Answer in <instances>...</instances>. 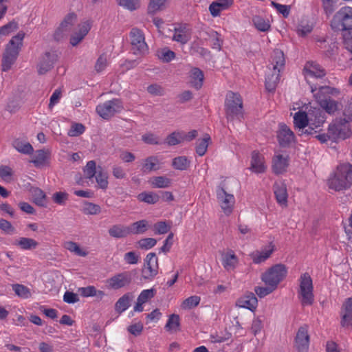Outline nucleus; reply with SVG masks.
Masks as SVG:
<instances>
[{"label": "nucleus", "mask_w": 352, "mask_h": 352, "mask_svg": "<svg viewBox=\"0 0 352 352\" xmlns=\"http://www.w3.org/2000/svg\"><path fill=\"white\" fill-rule=\"evenodd\" d=\"M327 185L336 192L346 190L352 186V164L340 162L329 173Z\"/></svg>", "instance_id": "obj_1"}, {"label": "nucleus", "mask_w": 352, "mask_h": 352, "mask_svg": "<svg viewBox=\"0 0 352 352\" xmlns=\"http://www.w3.org/2000/svg\"><path fill=\"white\" fill-rule=\"evenodd\" d=\"M311 91L316 102L329 114H333L338 109V103L331 98V95H337L339 91L329 86L310 85Z\"/></svg>", "instance_id": "obj_2"}, {"label": "nucleus", "mask_w": 352, "mask_h": 352, "mask_svg": "<svg viewBox=\"0 0 352 352\" xmlns=\"http://www.w3.org/2000/svg\"><path fill=\"white\" fill-rule=\"evenodd\" d=\"M24 37L25 33L22 31L19 32L7 44L2 58L1 66L3 72L10 70L15 63L23 45Z\"/></svg>", "instance_id": "obj_3"}, {"label": "nucleus", "mask_w": 352, "mask_h": 352, "mask_svg": "<svg viewBox=\"0 0 352 352\" xmlns=\"http://www.w3.org/2000/svg\"><path fill=\"white\" fill-rule=\"evenodd\" d=\"M298 298L302 306H311L314 302L313 280L309 273H302L299 278Z\"/></svg>", "instance_id": "obj_4"}, {"label": "nucleus", "mask_w": 352, "mask_h": 352, "mask_svg": "<svg viewBox=\"0 0 352 352\" xmlns=\"http://www.w3.org/2000/svg\"><path fill=\"white\" fill-rule=\"evenodd\" d=\"M287 274V267L285 265L279 263L269 267L261 276V279L265 285H271L277 289L278 285L285 279Z\"/></svg>", "instance_id": "obj_5"}, {"label": "nucleus", "mask_w": 352, "mask_h": 352, "mask_svg": "<svg viewBox=\"0 0 352 352\" xmlns=\"http://www.w3.org/2000/svg\"><path fill=\"white\" fill-rule=\"evenodd\" d=\"M225 108L228 118H243V100L241 96L232 91H228L225 100Z\"/></svg>", "instance_id": "obj_6"}, {"label": "nucleus", "mask_w": 352, "mask_h": 352, "mask_svg": "<svg viewBox=\"0 0 352 352\" xmlns=\"http://www.w3.org/2000/svg\"><path fill=\"white\" fill-rule=\"evenodd\" d=\"M331 27L336 31H344L352 29V8H341L333 16Z\"/></svg>", "instance_id": "obj_7"}, {"label": "nucleus", "mask_w": 352, "mask_h": 352, "mask_svg": "<svg viewBox=\"0 0 352 352\" xmlns=\"http://www.w3.org/2000/svg\"><path fill=\"white\" fill-rule=\"evenodd\" d=\"M349 120L344 118L336 119L329 125V132L333 138V141L345 140L351 137L352 132L349 125Z\"/></svg>", "instance_id": "obj_8"}, {"label": "nucleus", "mask_w": 352, "mask_h": 352, "mask_svg": "<svg viewBox=\"0 0 352 352\" xmlns=\"http://www.w3.org/2000/svg\"><path fill=\"white\" fill-rule=\"evenodd\" d=\"M122 109V102L118 98H113L112 100L105 101L104 102L97 105L96 108L97 113L101 118L106 120L111 118L116 113L121 112Z\"/></svg>", "instance_id": "obj_9"}, {"label": "nucleus", "mask_w": 352, "mask_h": 352, "mask_svg": "<svg viewBox=\"0 0 352 352\" xmlns=\"http://www.w3.org/2000/svg\"><path fill=\"white\" fill-rule=\"evenodd\" d=\"M158 258L155 253H148L144 258L142 269V278L146 280H153L158 274Z\"/></svg>", "instance_id": "obj_10"}, {"label": "nucleus", "mask_w": 352, "mask_h": 352, "mask_svg": "<svg viewBox=\"0 0 352 352\" xmlns=\"http://www.w3.org/2000/svg\"><path fill=\"white\" fill-rule=\"evenodd\" d=\"M59 56L56 50H50L41 55L37 64L38 74L43 75L50 71L58 61Z\"/></svg>", "instance_id": "obj_11"}, {"label": "nucleus", "mask_w": 352, "mask_h": 352, "mask_svg": "<svg viewBox=\"0 0 352 352\" xmlns=\"http://www.w3.org/2000/svg\"><path fill=\"white\" fill-rule=\"evenodd\" d=\"M76 20L77 15L75 13L72 12L67 14L64 17L59 26L56 29L54 33V39L57 41H60L66 38L76 23Z\"/></svg>", "instance_id": "obj_12"}, {"label": "nucleus", "mask_w": 352, "mask_h": 352, "mask_svg": "<svg viewBox=\"0 0 352 352\" xmlns=\"http://www.w3.org/2000/svg\"><path fill=\"white\" fill-rule=\"evenodd\" d=\"M130 39L132 49L135 54H145L148 52V47L145 42V37L143 32L133 28L130 32Z\"/></svg>", "instance_id": "obj_13"}, {"label": "nucleus", "mask_w": 352, "mask_h": 352, "mask_svg": "<svg viewBox=\"0 0 352 352\" xmlns=\"http://www.w3.org/2000/svg\"><path fill=\"white\" fill-rule=\"evenodd\" d=\"M132 280L129 272L116 274L106 280V286L109 289L118 290L129 286Z\"/></svg>", "instance_id": "obj_14"}, {"label": "nucleus", "mask_w": 352, "mask_h": 352, "mask_svg": "<svg viewBox=\"0 0 352 352\" xmlns=\"http://www.w3.org/2000/svg\"><path fill=\"white\" fill-rule=\"evenodd\" d=\"M217 198L223 213L229 216L232 212L235 204L234 195L228 193L223 188L219 187L217 189Z\"/></svg>", "instance_id": "obj_15"}, {"label": "nucleus", "mask_w": 352, "mask_h": 352, "mask_svg": "<svg viewBox=\"0 0 352 352\" xmlns=\"http://www.w3.org/2000/svg\"><path fill=\"white\" fill-rule=\"evenodd\" d=\"M326 117L323 111L320 109H315L312 113H309V127L305 133L307 135L316 133L317 129H320L323 126Z\"/></svg>", "instance_id": "obj_16"}, {"label": "nucleus", "mask_w": 352, "mask_h": 352, "mask_svg": "<svg viewBox=\"0 0 352 352\" xmlns=\"http://www.w3.org/2000/svg\"><path fill=\"white\" fill-rule=\"evenodd\" d=\"M275 250L276 246L274 243L270 242L267 245L262 247L260 250L252 252L250 254V256L253 263L261 264L270 258Z\"/></svg>", "instance_id": "obj_17"}, {"label": "nucleus", "mask_w": 352, "mask_h": 352, "mask_svg": "<svg viewBox=\"0 0 352 352\" xmlns=\"http://www.w3.org/2000/svg\"><path fill=\"white\" fill-rule=\"evenodd\" d=\"M303 74L309 85H312L311 78H322L326 75L325 70L317 63L308 61L303 68Z\"/></svg>", "instance_id": "obj_18"}, {"label": "nucleus", "mask_w": 352, "mask_h": 352, "mask_svg": "<svg viewBox=\"0 0 352 352\" xmlns=\"http://www.w3.org/2000/svg\"><path fill=\"white\" fill-rule=\"evenodd\" d=\"M92 26L91 20H85L82 21L78 25L76 31H75L70 37V44L72 46L78 45L89 33Z\"/></svg>", "instance_id": "obj_19"}, {"label": "nucleus", "mask_w": 352, "mask_h": 352, "mask_svg": "<svg viewBox=\"0 0 352 352\" xmlns=\"http://www.w3.org/2000/svg\"><path fill=\"white\" fill-rule=\"evenodd\" d=\"M221 265L227 272H233L239 264V258L234 251L229 249L221 254Z\"/></svg>", "instance_id": "obj_20"}, {"label": "nucleus", "mask_w": 352, "mask_h": 352, "mask_svg": "<svg viewBox=\"0 0 352 352\" xmlns=\"http://www.w3.org/2000/svg\"><path fill=\"white\" fill-rule=\"evenodd\" d=\"M276 200L282 208L288 206V192L286 184L282 181L276 182L273 186Z\"/></svg>", "instance_id": "obj_21"}, {"label": "nucleus", "mask_w": 352, "mask_h": 352, "mask_svg": "<svg viewBox=\"0 0 352 352\" xmlns=\"http://www.w3.org/2000/svg\"><path fill=\"white\" fill-rule=\"evenodd\" d=\"M272 172L278 175L287 171L289 164V157L287 155L280 153L275 154L272 162Z\"/></svg>", "instance_id": "obj_22"}, {"label": "nucleus", "mask_w": 352, "mask_h": 352, "mask_svg": "<svg viewBox=\"0 0 352 352\" xmlns=\"http://www.w3.org/2000/svg\"><path fill=\"white\" fill-rule=\"evenodd\" d=\"M250 169L257 174L263 173L267 169L265 157L257 151H254L251 153Z\"/></svg>", "instance_id": "obj_23"}, {"label": "nucleus", "mask_w": 352, "mask_h": 352, "mask_svg": "<svg viewBox=\"0 0 352 352\" xmlns=\"http://www.w3.org/2000/svg\"><path fill=\"white\" fill-rule=\"evenodd\" d=\"M278 141L280 146H287L294 142L295 135L293 131L285 124H280L277 133Z\"/></svg>", "instance_id": "obj_24"}, {"label": "nucleus", "mask_w": 352, "mask_h": 352, "mask_svg": "<svg viewBox=\"0 0 352 352\" xmlns=\"http://www.w3.org/2000/svg\"><path fill=\"white\" fill-rule=\"evenodd\" d=\"M309 345V336L305 327L298 329L296 336L295 346L299 352H307Z\"/></svg>", "instance_id": "obj_25"}, {"label": "nucleus", "mask_w": 352, "mask_h": 352, "mask_svg": "<svg viewBox=\"0 0 352 352\" xmlns=\"http://www.w3.org/2000/svg\"><path fill=\"white\" fill-rule=\"evenodd\" d=\"M294 125L298 129V135H307L305 131L309 127V116L305 111H299L294 116Z\"/></svg>", "instance_id": "obj_26"}, {"label": "nucleus", "mask_w": 352, "mask_h": 352, "mask_svg": "<svg viewBox=\"0 0 352 352\" xmlns=\"http://www.w3.org/2000/svg\"><path fill=\"white\" fill-rule=\"evenodd\" d=\"M237 305L254 311L258 306V300L254 294L250 292L239 298Z\"/></svg>", "instance_id": "obj_27"}, {"label": "nucleus", "mask_w": 352, "mask_h": 352, "mask_svg": "<svg viewBox=\"0 0 352 352\" xmlns=\"http://www.w3.org/2000/svg\"><path fill=\"white\" fill-rule=\"evenodd\" d=\"M280 72L279 70L268 67L265 77V88L268 91L271 92L275 90L280 80Z\"/></svg>", "instance_id": "obj_28"}, {"label": "nucleus", "mask_w": 352, "mask_h": 352, "mask_svg": "<svg viewBox=\"0 0 352 352\" xmlns=\"http://www.w3.org/2000/svg\"><path fill=\"white\" fill-rule=\"evenodd\" d=\"M233 3L232 0H217L212 2L209 6V11L213 17H217L220 15V13L227 10Z\"/></svg>", "instance_id": "obj_29"}, {"label": "nucleus", "mask_w": 352, "mask_h": 352, "mask_svg": "<svg viewBox=\"0 0 352 352\" xmlns=\"http://www.w3.org/2000/svg\"><path fill=\"white\" fill-rule=\"evenodd\" d=\"M51 153L49 150H38L35 152L32 162L36 167H41L48 164Z\"/></svg>", "instance_id": "obj_30"}, {"label": "nucleus", "mask_w": 352, "mask_h": 352, "mask_svg": "<svg viewBox=\"0 0 352 352\" xmlns=\"http://www.w3.org/2000/svg\"><path fill=\"white\" fill-rule=\"evenodd\" d=\"M190 38L189 29L186 25H182L178 28H175L174 34L173 36V41L186 44Z\"/></svg>", "instance_id": "obj_31"}, {"label": "nucleus", "mask_w": 352, "mask_h": 352, "mask_svg": "<svg viewBox=\"0 0 352 352\" xmlns=\"http://www.w3.org/2000/svg\"><path fill=\"white\" fill-rule=\"evenodd\" d=\"M204 75L203 72L197 68L194 67L190 72V84L196 89L201 88L204 82Z\"/></svg>", "instance_id": "obj_32"}, {"label": "nucleus", "mask_w": 352, "mask_h": 352, "mask_svg": "<svg viewBox=\"0 0 352 352\" xmlns=\"http://www.w3.org/2000/svg\"><path fill=\"white\" fill-rule=\"evenodd\" d=\"M149 228L148 221L146 219H142L135 221L128 226L129 235L142 234L145 233Z\"/></svg>", "instance_id": "obj_33"}, {"label": "nucleus", "mask_w": 352, "mask_h": 352, "mask_svg": "<svg viewBox=\"0 0 352 352\" xmlns=\"http://www.w3.org/2000/svg\"><path fill=\"white\" fill-rule=\"evenodd\" d=\"M161 167L159 159L155 156H150L143 161L142 170L144 173H149L160 170Z\"/></svg>", "instance_id": "obj_34"}, {"label": "nucleus", "mask_w": 352, "mask_h": 352, "mask_svg": "<svg viewBox=\"0 0 352 352\" xmlns=\"http://www.w3.org/2000/svg\"><path fill=\"white\" fill-rule=\"evenodd\" d=\"M344 309L342 325L343 327H352V298L346 300Z\"/></svg>", "instance_id": "obj_35"}, {"label": "nucleus", "mask_w": 352, "mask_h": 352, "mask_svg": "<svg viewBox=\"0 0 352 352\" xmlns=\"http://www.w3.org/2000/svg\"><path fill=\"white\" fill-rule=\"evenodd\" d=\"M109 235L113 238H124L129 235L128 226L116 224L108 230Z\"/></svg>", "instance_id": "obj_36"}, {"label": "nucleus", "mask_w": 352, "mask_h": 352, "mask_svg": "<svg viewBox=\"0 0 352 352\" xmlns=\"http://www.w3.org/2000/svg\"><path fill=\"white\" fill-rule=\"evenodd\" d=\"M14 245L22 250H32L37 248L38 243L31 238L21 237L15 241Z\"/></svg>", "instance_id": "obj_37"}, {"label": "nucleus", "mask_w": 352, "mask_h": 352, "mask_svg": "<svg viewBox=\"0 0 352 352\" xmlns=\"http://www.w3.org/2000/svg\"><path fill=\"white\" fill-rule=\"evenodd\" d=\"M78 292L85 298L98 296L102 298L104 296V292L101 290H97L94 286L90 285L84 287H79Z\"/></svg>", "instance_id": "obj_38"}, {"label": "nucleus", "mask_w": 352, "mask_h": 352, "mask_svg": "<svg viewBox=\"0 0 352 352\" xmlns=\"http://www.w3.org/2000/svg\"><path fill=\"white\" fill-rule=\"evenodd\" d=\"M12 145L17 151L23 154H31L34 151L32 146L29 142L21 139L14 140Z\"/></svg>", "instance_id": "obj_39"}, {"label": "nucleus", "mask_w": 352, "mask_h": 352, "mask_svg": "<svg viewBox=\"0 0 352 352\" xmlns=\"http://www.w3.org/2000/svg\"><path fill=\"white\" fill-rule=\"evenodd\" d=\"M94 177L99 188L106 190L108 188V174L101 166H98V173Z\"/></svg>", "instance_id": "obj_40"}, {"label": "nucleus", "mask_w": 352, "mask_h": 352, "mask_svg": "<svg viewBox=\"0 0 352 352\" xmlns=\"http://www.w3.org/2000/svg\"><path fill=\"white\" fill-rule=\"evenodd\" d=\"M190 165V160L186 156H179L173 159L172 166L178 170H186Z\"/></svg>", "instance_id": "obj_41"}, {"label": "nucleus", "mask_w": 352, "mask_h": 352, "mask_svg": "<svg viewBox=\"0 0 352 352\" xmlns=\"http://www.w3.org/2000/svg\"><path fill=\"white\" fill-rule=\"evenodd\" d=\"M131 295L129 293L124 294L120 297L115 305V309L117 312L121 314L126 311L130 306Z\"/></svg>", "instance_id": "obj_42"}, {"label": "nucleus", "mask_w": 352, "mask_h": 352, "mask_svg": "<svg viewBox=\"0 0 352 352\" xmlns=\"http://www.w3.org/2000/svg\"><path fill=\"white\" fill-rule=\"evenodd\" d=\"M180 327V318L177 314H170L165 325V329L168 332H177Z\"/></svg>", "instance_id": "obj_43"}, {"label": "nucleus", "mask_w": 352, "mask_h": 352, "mask_svg": "<svg viewBox=\"0 0 352 352\" xmlns=\"http://www.w3.org/2000/svg\"><path fill=\"white\" fill-rule=\"evenodd\" d=\"M210 142L211 138L208 134H205L203 138L197 140L196 153L199 156H204L206 154Z\"/></svg>", "instance_id": "obj_44"}, {"label": "nucleus", "mask_w": 352, "mask_h": 352, "mask_svg": "<svg viewBox=\"0 0 352 352\" xmlns=\"http://www.w3.org/2000/svg\"><path fill=\"white\" fill-rule=\"evenodd\" d=\"M272 68L274 70H279L285 65L284 54L281 50H276L274 51L272 57Z\"/></svg>", "instance_id": "obj_45"}, {"label": "nucleus", "mask_w": 352, "mask_h": 352, "mask_svg": "<svg viewBox=\"0 0 352 352\" xmlns=\"http://www.w3.org/2000/svg\"><path fill=\"white\" fill-rule=\"evenodd\" d=\"M254 27L261 32H267L270 30L271 25L268 19L260 16H255L252 19Z\"/></svg>", "instance_id": "obj_46"}, {"label": "nucleus", "mask_w": 352, "mask_h": 352, "mask_svg": "<svg viewBox=\"0 0 352 352\" xmlns=\"http://www.w3.org/2000/svg\"><path fill=\"white\" fill-rule=\"evenodd\" d=\"M168 0H150L148 6V13L155 14L164 10L167 4Z\"/></svg>", "instance_id": "obj_47"}, {"label": "nucleus", "mask_w": 352, "mask_h": 352, "mask_svg": "<svg viewBox=\"0 0 352 352\" xmlns=\"http://www.w3.org/2000/svg\"><path fill=\"white\" fill-rule=\"evenodd\" d=\"M63 247L69 250V252L75 254L76 255L80 256H86L87 255V252L83 250H82L77 243L74 241H66L63 244Z\"/></svg>", "instance_id": "obj_48"}, {"label": "nucleus", "mask_w": 352, "mask_h": 352, "mask_svg": "<svg viewBox=\"0 0 352 352\" xmlns=\"http://www.w3.org/2000/svg\"><path fill=\"white\" fill-rule=\"evenodd\" d=\"M171 180L164 176L154 177L151 180L153 187L158 188H167L170 185Z\"/></svg>", "instance_id": "obj_49"}, {"label": "nucleus", "mask_w": 352, "mask_h": 352, "mask_svg": "<svg viewBox=\"0 0 352 352\" xmlns=\"http://www.w3.org/2000/svg\"><path fill=\"white\" fill-rule=\"evenodd\" d=\"M140 201L145 202L148 204H156L159 201V196L154 192H143L138 195Z\"/></svg>", "instance_id": "obj_50"}, {"label": "nucleus", "mask_w": 352, "mask_h": 352, "mask_svg": "<svg viewBox=\"0 0 352 352\" xmlns=\"http://www.w3.org/2000/svg\"><path fill=\"white\" fill-rule=\"evenodd\" d=\"M201 301V298L198 296H191L185 300L181 304V307L183 309H191L199 305Z\"/></svg>", "instance_id": "obj_51"}, {"label": "nucleus", "mask_w": 352, "mask_h": 352, "mask_svg": "<svg viewBox=\"0 0 352 352\" xmlns=\"http://www.w3.org/2000/svg\"><path fill=\"white\" fill-rule=\"evenodd\" d=\"M171 222L165 221H158L153 225V230L155 234H164L169 232L171 228Z\"/></svg>", "instance_id": "obj_52"}, {"label": "nucleus", "mask_w": 352, "mask_h": 352, "mask_svg": "<svg viewBox=\"0 0 352 352\" xmlns=\"http://www.w3.org/2000/svg\"><path fill=\"white\" fill-rule=\"evenodd\" d=\"M157 57L164 63H168L175 58V54L167 47L162 48L157 52Z\"/></svg>", "instance_id": "obj_53"}, {"label": "nucleus", "mask_w": 352, "mask_h": 352, "mask_svg": "<svg viewBox=\"0 0 352 352\" xmlns=\"http://www.w3.org/2000/svg\"><path fill=\"white\" fill-rule=\"evenodd\" d=\"M15 294L19 297L26 299L31 296L30 291L28 287L21 284H14L12 286Z\"/></svg>", "instance_id": "obj_54"}, {"label": "nucleus", "mask_w": 352, "mask_h": 352, "mask_svg": "<svg viewBox=\"0 0 352 352\" xmlns=\"http://www.w3.org/2000/svg\"><path fill=\"white\" fill-rule=\"evenodd\" d=\"M313 30V24L307 20H302L298 25L297 32L301 36H305Z\"/></svg>", "instance_id": "obj_55"}, {"label": "nucleus", "mask_w": 352, "mask_h": 352, "mask_svg": "<svg viewBox=\"0 0 352 352\" xmlns=\"http://www.w3.org/2000/svg\"><path fill=\"white\" fill-rule=\"evenodd\" d=\"M19 28L18 23L14 21H10L8 23L0 27V38L2 36H8L16 30Z\"/></svg>", "instance_id": "obj_56"}, {"label": "nucleus", "mask_w": 352, "mask_h": 352, "mask_svg": "<svg viewBox=\"0 0 352 352\" xmlns=\"http://www.w3.org/2000/svg\"><path fill=\"white\" fill-rule=\"evenodd\" d=\"M325 14L329 17L335 11L338 0H321Z\"/></svg>", "instance_id": "obj_57"}, {"label": "nucleus", "mask_w": 352, "mask_h": 352, "mask_svg": "<svg viewBox=\"0 0 352 352\" xmlns=\"http://www.w3.org/2000/svg\"><path fill=\"white\" fill-rule=\"evenodd\" d=\"M83 172L87 178H93L98 173V167H96V164L95 161H89L87 163L85 167L84 168Z\"/></svg>", "instance_id": "obj_58"}, {"label": "nucleus", "mask_w": 352, "mask_h": 352, "mask_svg": "<svg viewBox=\"0 0 352 352\" xmlns=\"http://www.w3.org/2000/svg\"><path fill=\"white\" fill-rule=\"evenodd\" d=\"M32 196L34 203L39 206H44L46 204L45 194L40 188H35L32 190Z\"/></svg>", "instance_id": "obj_59"}, {"label": "nucleus", "mask_w": 352, "mask_h": 352, "mask_svg": "<svg viewBox=\"0 0 352 352\" xmlns=\"http://www.w3.org/2000/svg\"><path fill=\"white\" fill-rule=\"evenodd\" d=\"M265 286H258L254 288L256 294L260 298H264L265 296L270 294L276 289L271 285H265Z\"/></svg>", "instance_id": "obj_60"}, {"label": "nucleus", "mask_w": 352, "mask_h": 352, "mask_svg": "<svg viewBox=\"0 0 352 352\" xmlns=\"http://www.w3.org/2000/svg\"><path fill=\"white\" fill-rule=\"evenodd\" d=\"M14 171L8 166H0V177L6 182H10L12 180Z\"/></svg>", "instance_id": "obj_61"}, {"label": "nucleus", "mask_w": 352, "mask_h": 352, "mask_svg": "<svg viewBox=\"0 0 352 352\" xmlns=\"http://www.w3.org/2000/svg\"><path fill=\"white\" fill-rule=\"evenodd\" d=\"M182 142L181 131L171 133L166 139V143L169 146H175Z\"/></svg>", "instance_id": "obj_62"}, {"label": "nucleus", "mask_w": 352, "mask_h": 352, "mask_svg": "<svg viewBox=\"0 0 352 352\" xmlns=\"http://www.w3.org/2000/svg\"><path fill=\"white\" fill-rule=\"evenodd\" d=\"M109 63L106 54H102L97 59L95 64V70L97 72H101L105 69Z\"/></svg>", "instance_id": "obj_63"}, {"label": "nucleus", "mask_w": 352, "mask_h": 352, "mask_svg": "<svg viewBox=\"0 0 352 352\" xmlns=\"http://www.w3.org/2000/svg\"><path fill=\"white\" fill-rule=\"evenodd\" d=\"M82 212L85 214H97L100 212V207L97 204L86 202L83 206Z\"/></svg>", "instance_id": "obj_64"}]
</instances>
